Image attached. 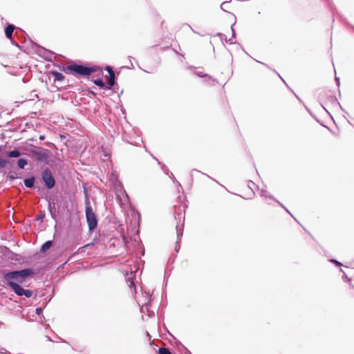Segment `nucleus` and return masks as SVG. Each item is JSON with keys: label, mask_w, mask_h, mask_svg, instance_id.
Wrapping results in <instances>:
<instances>
[{"label": "nucleus", "mask_w": 354, "mask_h": 354, "mask_svg": "<svg viewBox=\"0 0 354 354\" xmlns=\"http://www.w3.org/2000/svg\"><path fill=\"white\" fill-rule=\"evenodd\" d=\"M51 73L54 77L55 82H61V81L64 80L65 78L64 75L58 71H53Z\"/></svg>", "instance_id": "nucleus-12"}, {"label": "nucleus", "mask_w": 354, "mask_h": 354, "mask_svg": "<svg viewBox=\"0 0 354 354\" xmlns=\"http://www.w3.org/2000/svg\"><path fill=\"white\" fill-rule=\"evenodd\" d=\"M35 178L34 176L26 178L24 180V185L28 188H32L34 187Z\"/></svg>", "instance_id": "nucleus-13"}, {"label": "nucleus", "mask_w": 354, "mask_h": 354, "mask_svg": "<svg viewBox=\"0 0 354 354\" xmlns=\"http://www.w3.org/2000/svg\"><path fill=\"white\" fill-rule=\"evenodd\" d=\"M277 203H278L281 206H282V207L286 209V211H287V212L290 214V212H289V211L288 210V209H286V207H284L281 203H280L279 201H277Z\"/></svg>", "instance_id": "nucleus-37"}, {"label": "nucleus", "mask_w": 354, "mask_h": 354, "mask_svg": "<svg viewBox=\"0 0 354 354\" xmlns=\"http://www.w3.org/2000/svg\"><path fill=\"white\" fill-rule=\"evenodd\" d=\"M110 82H112L115 84V73H112L109 75V80Z\"/></svg>", "instance_id": "nucleus-28"}, {"label": "nucleus", "mask_w": 354, "mask_h": 354, "mask_svg": "<svg viewBox=\"0 0 354 354\" xmlns=\"http://www.w3.org/2000/svg\"><path fill=\"white\" fill-rule=\"evenodd\" d=\"M330 100H331V102H333L334 103L339 104L338 102L337 101V99L334 96H330Z\"/></svg>", "instance_id": "nucleus-32"}, {"label": "nucleus", "mask_w": 354, "mask_h": 354, "mask_svg": "<svg viewBox=\"0 0 354 354\" xmlns=\"http://www.w3.org/2000/svg\"><path fill=\"white\" fill-rule=\"evenodd\" d=\"M28 165V161L25 158H19L17 160V166L19 169H24V167Z\"/></svg>", "instance_id": "nucleus-15"}, {"label": "nucleus", "mask_w": 354, "mask_h": 354, "mask_svg": "<svg viewBox=\"0 0 354 354\" xmlns=\"http://www.w3.org/2000/svg\"><path fill=\"white\" fill-rule=\"evenodd\" d=\"M6 156L9 158H18L21 156V152L18 149H15V150L8 151L6 153Z\"/></svg>", "instance_id": "nucleus-14"}, {"label": "nucleus", "mask_w": 354, "mask_h": 354, "mask_svg": "<svg viewBox=\"0 0 354 354\" xmlns=\"http://www.w3.org/2000/svg\"><path fill=\"white\" fill-rule=\"evenodd\" d=\"M151 297L152 295L149 292L145 291L142 292L141 297L137 298V301L140 307L141 313H145L147 312L149 317L154 315V311L150 309L152 299Z\"/></svg>", "instance_id": "nucleus-2"}, {"label": "nucleus", "mask_w": 354, "mask_h": 354, "mask_svg": "<svg viewBox=\"0 0 354 354\" xmlns=\"http://www.w3.org/2000/svg\"><path fill=\"white\" fill-rule=\"evenodd\" d=\"M16 272H21V276L17 277V283H24L26 278L32 276L34 274V272L30 268H26L21 270H16Z\"/></svg>", "instance_id": "nucleus-7"}, {"label": "nucleus", "mask_w": 354, "mask_h": 354, "mask_svg": "<svg viewBox=\"0 0 354 354\" xmlns=\"http://www.w3.org/2000/svg\"><path fill=\"white\" fill-rule=\"evenodd\" d=\"M3 148V146L0 145V152L2 151Z\"/></svg>", "instance_id": "nucleus-39"}, {"label": "nucleus", "mask_w": 354, "mask_h": 354, "mask_svg": "<svg viewBox=\"0 0 354 354\" xmlns=\"http://www.w3.org/2000/svg\"><path fill=\"white\" fill-rule=\"evenodd\" d=\"M113 86H114L113 83L110 82L109 81H108L107 83H105V86H103V88L111 89Z\"/></svg>", "instance_id": "nucleus-27"}, {"label": "nucleus", "mask_w": 354, "mask_h": 354, "mask_svg": "<svg viewBox=\"0 0 354 354\" xmlns=\"http://www.w3.org/2000/svg\"><path fill=\"white\" fill-rule=\"evenodd\" d=\"M331 261L338 266H342V263L335 259H332Z\"/></svg>", "instance_id": "nucleus-33"}, {"label": "nucleus", "mask_w": 354, "mask_h": 354, "mask_svg": "<svg viewBox=\"0 0 354 354\" xmlns=\"http://www.w3.org/2000/svg\"><path fill=\"white\" fill-rule=\"evenodd\" d=\"M15 30V26L9 24L5 28V35L8 39H12V33Z\"/></svg>", "instance_id": "nucleus-11"}, {"label": "nucleus", "mask_w": 354, "mask_h": 354, "mask_svg": "<svg viewBox=\"0 0 354 354\" xmlns=\"http://www.w3.org/2000/svg\"><path fill=\"white\" fill-rule=\"evenodd\" d=\"M194 171H198V170H196V169H193V170L192 171V172H194Z\"/></svg>", "instance_id": "nucleus-40"}, {"label": "nucleus", "mask_w": 354, "mask_h": 354, "mask_svg": "<svg viewBox=\"0 0 354 354\" xmlns=\"http://www.w3.org/2000/svg\"><path fill=\"white\" fill-rule=\"evenodd\" d=\"M67 69L82 76H88L100 70L98 66H86L83 64H73L67 66Z\"/></svg>", "instance_id": "nucleus-3"}, {"label": "nucleus", "mask_w": 354, "mask_h": 354, "mask_svg": "<svg viewBox=\"0 0 354 354\" xmlns=\"http://www.w3.org/2000/svg\"><path fill=\"white\" fill-rule=\"evenodd\" d=\"M10 288L13 290L15 293L18 296H23L24 289L18 283L10 284Z\"/></svg>", "instance_id": "nucleus-10"}, {"label": "nucleus", "mask_w": 354, "mask_h": 354, "mask_svg": "<svg viewBox=\"0 0 354 354\" xmlns=\"http://www.w3.org/2000/svg\"><path fill=\"white\" fill-rule=\"evenodd\" d=\"M44 215L41 214V215H39L37 216V220H42L44 218Z\"/></svg>", "instance_id": "nucleus-35"}, {"label": "nucleus", "mask_w": 354, "mask_h": 354, "mask_svg": "<svg viewBox=\"0 0 354 354\" xmlns=\"http://www.w3.org/2000/svg\"><path fill=\"white\" fill-rule=\"evenodd\" d=\"M7 165H11V162L3 158H0V167H4Z\"/></svg>", "instance_id": "nucleus-20"}, {"label": "nucleus", "mask_w": 354, "mask_h": 354, "mask_svg": "<svg viewBox=\"0 0 354 354\" xmlns=\"http://www.w3.org/2000/svg\"><path fill=\"white\" fill-rule=\"evenodd\" d=\"M231 29L232 31V38H230L228 41L230 42V44H233V43H234V41H233V39L235 37V32H234V30L232 26L231 27Z\"/></svg>", "instance_id": "nucleus-29"}, {"label": "nucleus", "mask_w": 354, "mask_h": 354, "mask_svg": "<svg viewBox=\"0 0 354 354\" xmlns=\"http://www.w3.org/2000/svg\"><path fill=\"white\" fill-rule=\"evenodd\" d=\"M127 282L129 283V286L130 288H133L134 292H136V287L135 283L132 277H129L127 279Z\"/></svg>", "instance_id": "nucleus-19"}, {"label": "nucleus", "mask_w": 354, "mask_h": 354, "mask_svg": "<svg viewBox=\"0 0 354 354\" xmlns=\"http://www.w3.org/2000/svg\"><path fill=\"white\" fill-rule=\"evenodd\" d=\"M278 77H279L280 79H282V77L280 76V75L278 74Z\"/></svg>", "instance_id": "nucleus-43"}, {"label": "nucleus", "mask_w": 354, "mask_h": 354, "mask_svg": "<svg viewBox=\"0 0 354 354\" xmlns=\"http://www.w3.org/2000/svg\"><path fill=\"white\" fill-rule=\"evenodd\" d=\"M21 272H16V270L9 271L3 274V280L10 287L12 283H17V277L21 276Z\"/></svg>", "instance_id": "nucleus-5"}, {"label": "nucleus", "mask_w": 354, "mask_h": 354, "mask_svg": "<svg viewBox=\"0 0 354 354\" xmlns=\"http://www.w3.org/2000/svg\"><path fill=\"white\" fill-rule=\"evenodd\" d=\"M278 77H279L280 79H282V77L280 76V75L278 74Z\"/></svg>", "instance_id": "nucleus-42"}, {"label": "nucleus", "mask_w": 354, "mask_h": 354, "mask_svg": "<svg viewBox=\"0 0 354 354\" xmlns=\"http://www.w3.org/2000/svg\"><path fill=\"white\" fill-rule=\"evenodd\" d=\"M195 73L198 77H208L210 80H212L213 82H217V81L215 79L212 78V77L209 76L207 74H205V73H204L203 72L196 71Z\"/></svg>", "instance_id": "nucleus-17"}, {"label": "nucleus", "mask_w": 354, "mask_h": 354, "mask_svg": "<svg viewBox=\"0 0 354 354\" xmlns=\"http://www.w3.org/2000/svg\"><path fill=\"white\" fill-rule=\"evenodd\" d=\"M24 295L27 298H30L32 295V291L31 290H26L24 289Z\"/></svg>", "instance_id": "nucleus-24"}, {"label": "nucleus", "mask_w": 354, "mask_h": 354, "mask_svg": "<svg viewBox=\"0 0 354 354\" xmlns=\"http://www.w3.org/2000/svg\"><path fill=\"white\" fill-rule=\"evenodd\" d=\"M189 354H192V353H189Z\"/></svg>", "instance_id": "nucleus-47"}, {"label": "nucleus", "mask_w": 354, "mask_h": 354, "mask_svg": "<svg viewBox=\"0 0 354 354\" xmlns=\"http://www.w3.org/2000/svg\"><path fill=\"white\" fill-rule=\"evenodd\" d=\"M39 53L46 59L51 60L53 57V53L44 48L39 50Z\"/></svg>", "instance_id": "nucleus-9"}, {"label": "nucleus", "mask_w": 354, "mask_h": 354, "mask_svg": "<svg viewBox=\"0 0 354 354\" xmlns=\"http://www.w3.org/2000/svg\"><path fill=\"white\" fill-rule=\"evenodd\" d=\"M228 3L227 1H225V2H223L221 5V8L224 10V11H226V9L225 8H227V4Z\"/></svg>", "instance_id": "nucleus-31"}, {"label": "nucleus", "mask_w": 354, "mask_h": 354, "mask_svg": "<svg viewBox=\"0 0 354 354\" xmlns=\"http://www.w3.org/2000/svg\"><path fill=\"white\" fill-rule=\"evenodd\" d=\"M85 213H86V222L88 223V227L89 231H93L97 227V219L95 214L93 211V208L91 205V203L88 198V195L86 192H85Z\"/></svg>", "instance_id": "nucleus-1"}, {"label": "nucleus", "mask_w": 354, "mask_h": 354, "mask_svg": "<svg viewBox=\"0 0 354 354\" xmlns=\"http://www.w3.org/2000/svg\"><path fill=\"white\" fill-rule=\"evenodd\" d=\"M93 83L98 86L100 88H103L104 86H105V83L104 82V81L99 78V79H96V80H93Z\"/></svg>", "instance_id": "nucleus-18"}, {"label": "nucleus", "mask_w": 354, "mask_h": 354, "mask_svg": "<svg viewBox=\"0 0 354 354\" xmlns=\"http://www.w3.org/2000/svg\"><path fill=\"white\" fill-rule=\"evenodd\" d=\"M42 180L48 189H52L55 185V179L51 171L48 168H46L43 171Z\"/></svg>", "instance_id": "nucleus-4"}, {"label": "nucleus", "mask_w": 354, "mask_h": 354, "mask_svg": "<svg viewBox=\"0 0 354 354\" xmlns=\"http://www.w3.org/2000/svg\"><path fill=\"white\" fill-rule=\"evenodd\" d=\"M176 234H177V241L175 245V250L176 252H178L180 250V241L183 234V225L178 224L176 227Z\"/></svg>", "instance_id": "nucleus-8"}, {"label": "nucleus", "mask_w": 354, "mask_h": 354, "mask_svg": "<svg viewBox=\"0 0 354 354\" xmlns=\"http://www.w3.org/2000/svg\"><path fill=\"white\" fill-rule=\"evenodd\" d=\"M261 196H264L266 198H272V196L268 195L267 191L265 190V189H261Z\"/></svg>", "instance_id": "nucleus-25"}, {"label": "nucleus", "mask_w": 354, "mask_h": 354, "mask_svg": "<svg viewBox=\"0 0 354 354\" xmlns=\"http://www.w3.org/2000/svg\"><path fill=\"white\" fill-rule=\"evenodd\" d=\"M105 70L106 71H108L109 75L112 74V73H114V71H113V68L111 66H106Z\"/></svg>", "instance_id": "nucleus-30"}, {"label": "nucleus", "mask_w": 354, "mask_h": 354, "mask_svg": "<svg viewBox=\"0 0 354 354\" xmlns=\"http://www.w3.org/2000/svg\"><path fill=\"white\" fill-rule=\"evenodd\" d=\"M162 169L164 171V172L169 176L170 178H171V179L175 178L174 174L172 173L169 172V169L167 168V167L165 165H163Z\"/></svg>", "instance_id": "nucleus-21"}, {"label": "nucleus", "mask_w": 354, "mask_h": 354, "mask_svg": "<svg viewBox=\"0 0 354 354\" xmlns=\"http://www.w3.org/2000/svg\"><path fill=\"white\" fill-rule=\"evenodd\" d=\"M272 199H273V201H275L276 202H277V201H278L275 200V198H274L273 197H272Z\"/></svg>", "instance_id": "nucleus-46"}, {"label": "nucleus", "mask_w": 354, "mask_h": 354, "mask_svg": "<svg viewBox=\"0 0 354 354\" xmlns=\"http://www.w3.org/2000/svg\"><path fill=\"white\" fill-rule=\"evenodd\" d=\"M335 80H336V82H337V84L339 85V78L335 77Z\"/></svg>", "instance_id": "nucleus-38"}, {"label": "nucleus", "mask_w": 354, "mask_h": 354, "mask_svg": "<svg viewBox=\"0 0 354 354\" xmlns=\"http://www.w3.org/2000/svg\"><path fill=\"white\" fill-rule=\"evenodd\" d=\"M32 155L38 160L43 161L48 158V151L46 149L39 148L32 151Z\"/></svg>", "instance_id": "nucleus-6"}, {"label": "nucleus", "mask_w": 354, "mask_h": 354, "mask_svg": "<svg viewBox=\"0 0 354 354\" xmlns=\"http://www.w3.org/2000/svg\"><path fill=\"white\" fill-rule=\"evenodd\" d=\"M53 242L51 241H46L41 248V252H45L52 246Z\"/></svg>", "instance_id": "nucleus-16"}, {"label": "nucleus", "mask_w": 354, "mask_h": 354, "mask_svg": "<svg viewBox=\"0 0 354 354\" xmlns=\"http://www.w3.org/2000/svg\"><path fill=\"white\" fill-rule=\"evenodd\" d=\"M278 77H279L280 79H282V77L280 76V75L278 74Z\"/></svg>", "instance_id": "nucleus-44"}, {"label": "nucleus", "mask_w": 354, "mask_h": 354, "mask_svg": "<svg viewBox=\"0 0 354 354\" xmlns=\"http://www.w3.org/2000/svg\"><path fill=\"white\" fill-rule=\"evenodd\" d=\"M159 354H171L170 351L167 348L161 347L158 350Z\"/></svg>", "instance_id": "nucleus-22"}, {"label": "nucleus", "mask_w": 354, "mask_h": 354, "mask_svg": "<svg viewBox=\"0 0 354 354\" xmlns=\"http://www.w3.org/2000/svg\"><path fill=\"white\" fill-rule=\"evenodd\" d=\"M17 178V176H15V174H12V171L9 173V174L7 176V179L10 181H12Z\"/></svg>", "instance_id": "nucleus-23"}, {"label": "nucleus", "mask_w": 354, "mask_h": 354, "mask_svg": "<svg viewBox=\"0 0 354 354\" xmlns=\"http://www.w3.org/2000/svg\"><path fill=\"white\" fill-rule=\"evenodd\" d=\"M113 86H114L113 83L110 82L109 81H108L107 83H105V86H103V88L111 89Z\"/></svg>", "instance_id": "nucleus-26"}, {"label": "nucleus", "mask_w": 354, "mask_h": 354, "mask_svg": "<svg viewBox=\"0 0 354 354\" xmlns=\"http://www.w3.org/2000/svg\"><path fill=\"white\" fill-rule=\"evenodd\" d=\"M118 198L121 201V198H120L119 196H118Z\"/></svg>", "instance_id": "nucleus-45"}, {"label": "nucleus", "mask_w": 354, "mask_h": 354, "mask_svg": "<svg viewBox=\"0 0 354 354\" xmlns=\"http://www.w3.org/2000/svg\"><path fill=\"white\" fill-rule=\"evenodd\" d=\"M250 185H254V183H253V181H249L248 182V187L252 189V187H250Z\"/></svg>", "instance_id": "nucleus-36"}, {"label": "nucleus", "mask_w": 354, "mask_h": 354, "mask_svg": "<svg viewBox=\"0 0 354 354\" xmlns=\"http://www.w3.org/2000/svg\"><path fill=\"white\" fill-rule=\"evenodd\" d=\"M41 311H42L41 308H36V313L37 314L39 315L41 313Z\"/></svg>", "instance_id": "nucleus-34"}, {"label": "nucleus", "mask_w": 354, "mask_h": 354, "mask_svg": "<svg viewBox=\"0 0 354 354\" xmlns=\"http://www.w3.org/2000/svg\"><path fill=\"white\" fill-rule=\"evenodd\" d=\"M129 59L131 60V59H133V57L131 56H129Z\"/></svg>", "instance_id": "nucleus-41"}]
</instances>
